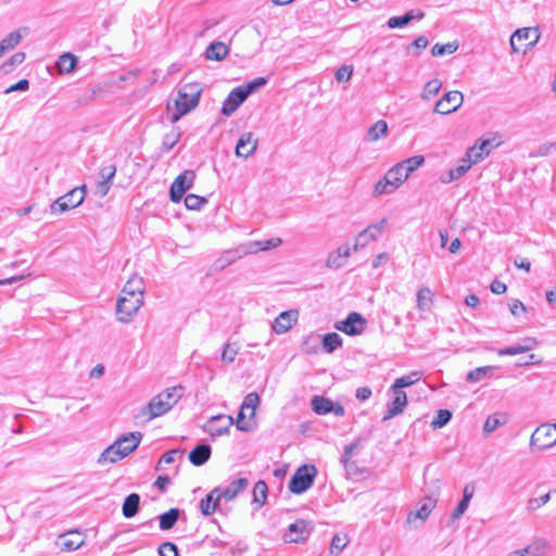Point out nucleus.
<instances>
[{"instance_id":"obj_4","label":"nucleus","mask_w":556,"mask_h":556,"mask_svg":"<svg viewBox=\"0 0 556 556\" xmlns=\"http://www.w3.org/2000/svg\"><path fill=\"white\" fill-rule=\"evenodd\" d=\"M143 304V296L121 292L116 302V317L121 323H129Z\"/></svg>"},{"instance_id":"obj_29","label":"nucleus","mask_w":556,"mask_h":556,"mask_svg":"<svg viewBox=\"0 0 556 556\" xmlns=\"http://www.w3.org/2000/svg\"><path fill=\"white\" fill-rule=\"evenodd\" d=\"M424 16H425V13L422 11H420V10H417V11L410 10V11L406 12L402 16L390 17L389 21H388V26L390 28L404 27L410 21H413V20H421V18H424Z\"/></svg>"},{"instance_id":"obj_52","label":"nucleus","mask_w":556,"mask_h":556,"mask_svg":"<svg viewBox=\"0 0 556 556\" xmlns=\"http://www.w3.org/2000/svg\"><path fill=\"white\" fill-rule=\"evenodd\" d=\"M392 184H390V181L383 177L382 179H380L374 187V195L375 197H379V195H382V194H389V193H392L394 190L393 187H391Z\"/></svg>"},{"instance_id":"obj_40","label":"nucleus","mask_w":556,"mask_h":556,"mask_svg":"<svg viewBox=\"0 0 556 556\" xmlns=\"http://www.w3.org/2000/svg\"><path fill=\"white\" fill-rule=\"evenodd\" d=\"M421 372L418 370L412 371L408 375L397 378L392 384V390H402L403 388L410 387L421 379Z\"/></svg>"},{"instance_id":"obj_1","label":"nucleus","mask_w":556,"mask_h":556,"mask_svg":"<svg viewBox=\"0 0 556 556\" xmlns=\"http://www.w3.org/2000/svg\"><path fill=\"white\" fill-rule=\"evenodd\" d=\"M184 389L180 386L168 388L150 400V402L137 414L136 418L150 421L153 418L166 414L182 396Z\"/></svg>"},{"instance_id":"obj_51","label":"nucleus","mask_w":556,"mask_h":556,"mask_svg":"<svg viewBox=\"0 0 556 556\" xmlns=\"http://www.w3.org/2000/svg\"><path fill=\"white\" fill-rule=\"evenodd\" d=\"M206 199L193 193L186 195L185 205L188 210L197 211L200 210L205 203Z\"/></svg>"},{"instance_id":"obj_43","label":"nucleus","mask_w":556,"mask_h":556,"mask_svg":"<svg viewBox=\"0 0 556 556\" xmlns=\"http://www.w3.org/2000/svg\"><path fill=\"white\" fill-rule=\"evenodd\" d=\"M76 63H77L76 56L70 52H66V53H63L62 55H60V58L56 62V66H58V70L60 73L68 74L75 68Z\"/></svg>"},{"instance_id":"obj_19","label":"nucleus","mask_w":556,"mask_h":556,"mask_svg":"<svg viewBox=\"0 0 556 556\" xmlns=\"http://www.w3.org/2000/svg\"><path fill=\"white\" fill-rule=\"evenodd\" d=\"M85 543V536L79 531H68L59 536V545L62 551L73 552Z\"/></svg>"},{"instance_id":"obj_7","label":"nucleus","mask_w":556,"mask_h":556,"mask_svg":"<svg viewBox=\"0 0 556 556\" xmlns=\"http://www.w3.org/2000/svg\"><path fill=\"white\" fill-rule=\"evenodd\" d=\"M540 39V31L536 27H525L517 29L510 37L511 51L518 53L526 52L528 48H532Z\"/></svg>"},{"instance_id":"obj_44","label":"nucleus","mask_w":556,"mask_h":556,"mask_svg":"<svg viewBox=\"0 0 556 556\" xmlns=\"http://www.w3.org/2000/svg\"><path fill=\"white\" fill-rule=\"evenodd\" d=\"M312 408L318 415H326L331 413L332 401L324 396H314L312 399Z\"/></svg>"},{"instance_id":"obj_30","label":"nucleus","mask_w":556,"mask_h":556,"mask_svg":"<svg viewBox=\"0 0 556 556\" xmlns=\"http://www.w3.org/2000/svg\"><path fill=\"white\" fill-rule=\"evenodd\" d=\"M212 448L207 444H199L189 453V460L194 466L204 465L211 457Z\"/></svg>"},{"instance_id":"obj_53","label":"nucleus","mask_w":556,"mask_h":556,"mask_svg":"<svg viewBox=\"0 0 556 556\" xmlns=\"http://www.w3.org/2000/svg\"><path fill=\"white\" fill-rule=\"evenodd\" d=\"M24 60H25V53L24 52H16L15 54H13L2 65V68L4 71V73L11 72L15 66L22 64L24 62Z\"/></svg>"},{"instance_id":"obj_10","label":"nucleus","mask_w":556,"mask_h":556,"mask_svg":"<svg viewBox=\"0 0 556 556\" xmlns=\"http://www.w3.org/2000/svg\"><path fill=\"white\" fill-rule=\"evenodd\" d=\"M232 425L233 418L230 415H216L208 419L203 426V430L215 438L228 433Z\"/></svg>"},{"instance_id":"obj_16","label":"nucleus","mask_w":556,"mask_h":556,"mask_svg":"<svg viewBox=\"0 0 556 556\" xmlns=\"http://www.w3.org/2000/svg\"><path fill=\"white\" fill-rule=\"evenodd\" d=\"M299 312L296 309L285 311L280 313L271 324V329L278 334L286 333L298 321Z\"/></svg>"},{"instance_id":"obj_3","label":"nucleus","mask_w":556,"mask_h":556,"mask_svg":"<svg viewBox=\"0 0 556 556\" xmlns=\"http://www.w3.org/2000/svg\"><path fill=\"white\" fill-rule=\"evenodd\" d=\"M261 399L256 392L245 395L236 420V427L243 432H250L255 427V410L260 405Z\"/></svg>"},{"instance_id":"obj_22","label":"nucleus","mask_w":556,"mask_h":556,"mask_svg":"<svg viewBox=\"0 0 556 556\" xmlns=\"http://www.w3.org/2000/svg\"><path fill=\"white\" fill-rule=\"evenodd\" d=\"M29 33V28L28 27H21L12 33H10L8 36H5L1 41H0V54L1 56L7 52V51H10L12 49H14L21 41L22 39L27 36Z\"/></svg>"},{"instance_id":"obj_50","label":"nucleus","mask_w":556,"mask_h":556,"mask_svg":"<svg viewBox=\"0 0 556 556\" xmlns=\"http://www.w3.org/2000/svg\"><path fill=\"white\" fill-rule=\"evenodd\" d=\"M451 419L452 413L448 409H440L431 421V427L433 429H440L444 427Z\"/></svg>"},{"instance_id":"obj_36","label":"nucleus","mask_w":556,"mask_h":556,"mask_svg":"<svg viewBox=\"0 0 556 556\" xmlns=\"http://www.w3.org/2000/svg\"><path fill=\"white\" fill-rule=\"evenodd\" d=\"M388 134V124L383 119L377 121L372 126L369 127L366 140L370 142L378 141L379 139L386 137Z\"/></svg>"},{"instance_id":"obj_63","label":"nucleus","mask_w":556,"mask_h":556,"mask_svg":"<svg viewBox=\"0 0 556 556\" xmlns=\"http://www.w3.org/2000/svg\"><path fill=\"white\" fill-rule=\"evenodd\" d=\"M115 173H116V166L112 164V165L102 167L100 169L99 175H100L101 180L111 182L113 177L115 176Z\"/></svg>"},{"instance_id":"obj_41","label":"nucleus","mask_w":556,"mask_h":556,"mask_svg":"<svg viewBox=\"0 0 556 556\" xmlns=\"http://www.w3.org/2000/svg\"><path fill=\"white\" fill-rule=\"evenodd\" d=\"M433 304V294L431 290L427 287L419 289L417 292V307L419 311L427 312L430 311Z\"/></svg>"},{"instance_id":"obj_31","label":"nucleus","mask_w":556,"mask_h":556,"mask_svg":"<svg viewBox=\"0 0 556 556\" xmlns=\"http://www.w3.org/2000/svg\"><path fill=\"white\" fill-rule=\"evenodd\" d=\"M229 52V48L222 41L212 42L205 51V58L213 61H222Z\"/></svg>"},{"instance_id":"obj_64","label":"nucleus","mask_w":556,"mask_h":556,"mask_svg":"<svg viewBox=\"0 0 556 556\" xmlns=\"http://www.w3.org/2000/svg\"><path fill=\"white\" fill-rule=\"evenodd\" d=\"M468 506H469L468 502L460 500V502L457 504L456 508L454 509V511L451 515L452 520L455 521V520L459 519L465 514Z\"/></svg>"},{"instance_id":"obj_25","label":"nucleus","mask_w":556,"mask_h":556,"mask_svg":"<svg viewBox=\"0 0 556 556\" xmlns=\"http://www.w3.org/2000/svg\"><path fill=\"white\" fill-rule=\"evenodd\" d=\"M493 147L495 146L492 144L491 140L482 139L477 144L467 150L466 156L471 159L477 164L490 154Z\"/></svg>"},{"instance_id":"obj_2","label":"nucleus","mask_w":556,"mask_h":556,"mask_svg":"<svg viewBox=\"0 0 556 556\" xmlns=\"http://www.w3.org/2000/svg\"><path fill=\"white\" fill-rule=\"evenodd\" d=\"M201 92L202 88L197 83L185 84L179 88L177 99L175 100L177 113L173 114V122L178 121L198 105Z\"/></svg>"},{"instance_id":"obj_5","label":"nucleus","mask_w":556,"mask_h":556,"mask_svg":"<svg viewBox=\"0 0 556 556\" xmlns=\"http://www.w3.org/2000/svg\"><path fill=\"white\" fill-rule=\"evenodd\" d=\"M86 195V187L83 186L80 188H74L66 194L58 198L51 205H50V212L51 214H62L64 212H67L72 208H75L79 206Z\"/></svg>"},{"instance_id":"obj_37","label":"nucleus","mask_w":556,"mask_h":556,"mask_svg":"<svg viewBox=\"0 0 556 556\" xmlns=\"http://www.w3.org/2000/svg\"><path fill=\"white\" fill-rule=\"evenodd\" d=\"M425 163V157L422 155H414L412 157L405 159L399 162V166H401L402 170H404V175L408 178L415 170H417Z\"/></svg>"},{"instance_id":"obj_9","label":"nucleus","mask_w":556,"mask_h":556,"mask_svg":"<svg viewBox=\"0 0 556 556\" xmlns=\"http://www.w3.org/2000/svg\"><path fill=\"white\" fill-rule=\"evenodd\" d=\"M194 178L195 174L193 170H185L175 178L169 190V197L174 203L181 201L186 191L192 187Z\"/></svg>"},{"instance_id":"obj_39","label":"nucleus","mask_w":556,"mask_h":556,"mask_svg":"<svg viewBox=\"0 0 556 556\" xmlns=\"http://www.w3.org/2000/svg\"><path fill=\"white\" fill-rule=\"evenodd\" d=\"M180 510L178 508H170L168 511L160 515V529L161 530H170L177 520L179 519Z\"/></svg>"},{"instance_id":"obj_28","label":"nucleus","mask_w":556,"mask_h":556,"mask_svg":"<svg viewBox=\"0 0 556 556\" xmlns=\"http://www.w3.org/2000/svg\"><path fill=\"white\" fill-rule=\"evenodd\" d=\"M123 458H125V453L122 452L121 446H118V443L115 441L101 453L98 458V464L102 466L115 464Z\"/></svg>"},{"instance_id":"obj_12","label":"nucleus","mask_w":556,"mask_h":556,"mask_svg":"<svg viewBox=\"0 0 556 556\" xmlns=\"http://www.w3.org/2000/svg\"><path fill=\"white\" fill-rule=\"evenodd\" d=\"M313 527L309 522L298 519L291 523L285 533V541L289 543H302L309 536Z\"/></svg>"},{"instance_id":"obj_27","label":"nucleus","mask_w":556,"mask_h":556,"mask_svg":"<svg viewBox=\"0 0 556 556\" xmlns=\"http://www.w3.org/2000/svg\"><path fill=\"white\" fill-rule=\"evenodd\" d=\"M473 164H476V163L471 159H469L468 156H465L464 159L460 160V163L458 166L450 169L446 173V175L441 177V181L443 184H450L453 180L460 178L471 168V166Z\"/></svg>"},{"instance_id":"obj_59","label":"nucleus","mask_w":556,"mask_h":556,"mask_svg":"<svg viewBox=\"0 0 556 556\" xmlns=\"http://www.w3.org/2000/svg\"><path fill=\"white\" fill-rule=\"evenodd\" d=\"M353 74V67L350 65H342L336 72V79L338 81H349Z\"/></svg>"},{"instance_id":"obj_26","label":"nucleus","mask_w":556,"mask_h":556,"mask_svg":"<svg viewBox=\"0 0 556 556\" xmlns=\"http://www.w3.org/2000/svg\"><path fill=\"white\" fill-rule=\"evenodd\" d=\"M437 502L438 501L435 497L426 496L422 500L419 508L416 511H410L408 514L407 521L412 522L415 519H420V520L425 521L431 514L432 509L435 507Z\"/></svg>"},{"instance_id":"obj_49","label":"nucleus","mask_w":556,"mask_h":556,"mask_svg":"<svg viewBox=\"0 0 556 556\" xmlns=\"http://www.w3.org/2000/svg\"><path fill=\"white\" fill-rule=\"evenodd\" d=\"M458 49L457 42H448L445 45L435 43L432 49L431 53L433 56H442L444 54H452Z\"/></svg>"},{"instance_id":"obj_47","label":"nucleus","mask_w":556,"mask_h":556,"mask_svg":"<svg viewBox=\"0 0 556 556\" xmlns=\"http://www.w3.org/2000/svg\"><path fill=\"white\" fill-rule=\"evenodd\" d=\"M546 547L545 541H536L532 545L526 547L522 552H516L513 556H540Z\"/></svg>"},{"instance_id":"obj_56","label":"nucleus","mask_w":556,"mask_h":556,"mask_svg":"<svg viewBox=\"0 0 556 556\" xmlns=\"http://www.w3.org/2000/svg\"><path fill=\"white\" fill-rule=\"evenodd\" d=\"M551 498V495L549 493H546L540 497H533V498H530L527 503V509L529 511H534L536 509H539L540 507H542L543 505H545Z\"/></svg>"},{"instance_id":"obj_24","label":"nucleus","mask_w":556,"mask_h":556,"mask_svg":"<svg viewBox=\"0 0 556 556\" xmlns=\"http://www.w3.org/2000/svg\"><path fill=\"white\" fill-rule=\"evenodd\" d=\"M536 345H538V340L535 338L527 337V338H523L521 340V342L517 345L500 349L497 351V354L500 356H505V355L513 356V355H517V354H521V353H527V352L531 351L532 349H534Z\"/></svg>"},{"instance_id":"obj_54","label":"nucleus","mask_w":556,"mask_h":556,"mask_svg":"<svg viewBox=\"0 0 556 556\" xmlns=\"http://www.w3.org/2000/svg\"><path fill=\"white\" fill-rule=\"evenodd\" d=\"M267 83V79L264 77H257L253 79L252 81L248 83L245 86H240V88L243 90L244 93H247V97H249L252 92L257 90L258 88L265 86Z\"/></svg>"},{"instance_id":"obj_13","label":"nucleus","mask_w":556,"mask_h":556,"mask_svg":"<svg viewBox=\"0 0 556 556\" xmlns=\"http://www.w3.org/2000/svg\"><path fill=\"white\" fill-rule=\"evenodd\" d=\"M366 326V320L363 316L356 312L350 313L344 320L337 321L336 329L349 334L356 336L361 334Z\"/></svg>"},{"instance_id":"obj_18","label":"nucleus","mask_w":556,"mask_h":556,"mask_svg":"<svg viewBox=\"0 0 556 556\" xmlns=\"http://www.w3.org/2000/svg\"><path fill=\"white\" fill-rule=\"evenodd\" d=\"M281 238H270L267 240H256L250 241L245 245L241 247V251L243 254H255L261 251H268L281 245Z\"/></svg>"},{"instance_id":"obj_14","label":"nucleus","mask_w":556,"mask_h":556,"mask_svg":"<svg viewBox=\"0 0 556 556\" xmlns=\"http://www.w3.org/2000/svg\"><path fill=\"white\" fill-rule=\"evenodd\" d=\"M463 100L460 91H448L435 103L434 112L444 115L455 112L463 104Z\"/></svg>"},{"instance_id":"obj_33","label":"nucleus","mask_w":556,"mask_h":556,"mask_svg":"<svg viewBox=\"0 0 556 556\" xmlns=\"http://www.w3.org/2000/svg\"><path fill=\"white\" fill-rule=\"evenodd\" d=\"M125 294H131L135 298L144 293V281L138 275H132L125 283L123 290Z\"/></svg>"},{"instance_id":"obj_34","label":"nucleus","mask_w":556,"mask_h":556,"mask_svg":"<svg viewBox=\"0 0 556 556\" xmlns=\"http://www.w3.org/2000/svg\"><path fill=\"white\" fill-rule=\"evenodd\" d=\"M496 369V366L477 367L467 374L466 381L470 383H477L483 379L490 378Z\"/></svg>"},{"instance_id":"obj_32","label":"nucleus","mask_w":556,"mask_h":556,"mask_svg":"<svg viewBox=\"0 0 556 556\" xmlns=\"http://www.w3.org/2000/svg\"><path fill=\"white\" fill-rule=\"evenodd\" d=\"M217 492L218 490L213 489L204 498L201 500L200 509L203 515L210 516L216 510L220 502Z\"/></svg>"},{"instance_id":"obj_61","label":"nucleus","mask_w":556,"mask_h":556,"mask_svg":"<svg viewBox=\"0 0 556 556\" xmlns=\"http://www.w3.org/2000/svg\"><path fill=\"white\" fill-rule=\"evenodd\" d=\"M238 354V350L231 344H226L222 352V361L232 363Z\"/></svg>"},{"instance_id":"obj_35","label":"nucleus","mask_w":556,"mask_h":556,"mask_svg":"<svg viewBox=\"0 0 556 556\" xmlns=\"http://www.w3.org/2000/svg\"><path fill=\"white\" fill-rule=\"evenodd\" d=\"M140 496L137 493L129 494L122 507V511L125 518H132L139 510Z\"/></svg>"},{"instance_id":"obj_57","label":"nucleus","mask_w":556,"mask_h":556,"mask_svg":"<svg viewBox=\"0 0 556 556\" xmlns=\"http://www.w3.org/2000/svg\"><path fill=\"white\" fill-rule=\"evenodd\" d=\"M359 447V440L345 445L343 454L341 456V463H348L349 460H352V457L357 454Z\"/></svg>"},{"instance_id":"obj_62","label":"nucleus","mask_w":556,"mask_h":556,"mask_svg":"<svg viewBox=\"0 0 556 556\" xmlns=\"http://www.w3.org/2000/svg\"><path fill=\"white\" fill-rule=\"evenodd\" d=\"M179 138H180V134L175 132V131H172V132L165 135V137L163 139V146H164L165 150L169 151L170 149H173L174 146L178 142Z\"/></svg>"},{"instance_id":"obj_55","label":"nucleus","mask_w":556,"mask_h":556,"mask_svg":"<svg viewBox=\"0 0 556 556\" xmlns=\"http://www.w3.org/2000/svg\"><path fill=\"white\" fill-rule=\"evenodd\" d=\"M342 248H339L336 252H332L328 255L326 261V266L328 268L338 269L342 266V254H341Z\"/></svg>"},{"instance_id":"obj_11","label":"nucleus","mask_w":556,"mask_h":556,"mask_svg":"<svg viewBox=\"0 0 556 556\" xmlns=\"http://www.w3.org/2000/svg\"><path fill=\"white\" fill-rule=\"evenodd\" d=\"M388 226V219L382 218L376 224L369 225L366 229L361 231L356 237V241L354 244V250H358L359 248H364L369 242L375 241L378 237L384 231Z\"/></svg>"},{"instance_id":"obj_58","label":"nucleus","mask_w":556,"mask_h":556,"mask_svg":"<svg viewBox=\"0 0 556 556\" xmlns=\"http://www.w3.org/2000/svg\"><path fill=\"white\" fill-rule=\"evenodd\" d=\"M346 535L336 534L331 540L330 551L331 553H333L334 551H338V553H340L346 546Z\"/></svg>"},{"instance_id":"obj_8","label":"nucleus","mask_w":556,"mask_h":556,"mask_svg":"<svg viewBox=\"0 0 556 556\" xmlns=\"http://www.w3.org/2000/svg\"><path fill=\"white\" fill-rule=\"evenodd\" d=\"M556 445V422L542 424L530 438V446L540 451L548 450Z\"/></svg>"},{"instance_id":"obj_46","label":"nucleus","mask_w":556,"mask_h":556,"mask_svg":"<svg viewBox=\"0 0 556 556\" xmlns=\"http://www.w3.org/2000/svg\"><path fill=\"white\" fill-rule=\"evenodd\" d=\"M342 345V338L337 332H330L323 338V348L327 353H332Z\"/></svg>"},{"instance_id":"obj_38","label":"nucleus","mask_w":556,"mask_h":556,"mask_svg":"<svg viewBox=\"0 0 556 556\" xmlns=\"http://www.w3.org/2000/svg\"><path fill=\"white\" fill-rule=\"evenodd\" d=\"M384 177L392 184L391 187H393L394 190L400 188L407 180L404 170H402L397 163L386 173Z\"/></svg>"},{"instance_id":"obj_48","label":"nucleus","mask_w":556,"mask_h":556,"mask_svg":"<svg viewBox=\"0 0 556 556\" xmlns=\"http://www.w3.org/2000/svg\"><path fill=\"white\" fill-rule=\"evenodd\" d=\"M441 87L442 83L439 79L434 78L429 80L424 87L421 98L424 100H430L432 97L439 93Z\"/></svg>"},{"instance_id":"obj_60","label":"nucleus","mask_w":556,"mask_h":556,"mask_svg":"<svg viewBox=\"0 0 556 556\" xmlns=\"http://www.w3.org/2000/svg\"><path fill=\"white\" fill-rule=\"evenodd\" d=\"M159 554L161 556H178V549L174 543L165 542L160 545Z\"/></svg>"},{"instance_id":"obj_21","label":"nucleus","mask_w":556,"mask_h":556,"mask_svg":"<svg viewBox=\"0 0 556 556\" xmlns=\"http://www.w3.org/2000/svg\"><path fill=\"white\" fill-rule=\"evenodd\" d=\"M249 485L247 478H239L229 483L225 489L215 488L218 490L217 495L220 500L232 501L239 493H241Z\"/></svg>"},{"instance_id":"obj_23","label":"nucleus","mask_w":556,"mask_h":556,"mask_svg":"<svg viewBox=\"0 0 556 556\" xmlns=\"http://www.w3.org/2000/svg\"><path fill=\"white\" fill-rule=\"evenodd\" d=\"M142 440V433L139 431L129 432L121 435L116 443L121 446L123 453H125V457L132 453L140 444Z\"/></svg>"},{"instance_id":"obj_45","label":"nucleus","mask_w":556,"mask_h":556,"mask_svg":"<svg viewBox=\"0 0 556 556\" xmlns=\"http://www.w3.org/2000/svg\"><path fill=\"white\" fill-rule=\"evenodd\" d=\"M507 422V417L505 414H494L489 416L483 425L484 433H491L495 431L498 427L505 425Z\"/></svg>"},{"instance_id":"obj_15","label":"nucleus","mask_w":556,"mask_h":556,"mask_svg":"<svg viewBox=\"0 0 556 556\" xmlns=\"http://www.w3.org/2000/svg\"><path fill=\"white\" fill-rule=\"evenodd\" d=\"M247 93L239 87L232 89L223 102L222 114L225 116L232 115L238 108L245 101Z\"/></svg>"},{"instance_id":"obj_6","label":"nucleus","mask_w":556,"mask_h":556,"mask_svg":"<svg viewBox=\"0 0 556 556\" xmlns=\"http://www.w3.org/2000/svg\"><path fill=\"white\" fill-rule=\"evenodd\" d=\"M317 473L315 466L302 465L299 467L289 482V490L294 494H301L308 490Z\"/></svg>"},{"instance_id":"obj_17","label":"nucleus","mask_w":556,"mask_h":556,"mask_svg":"<svg viewBox=\"0 0 556 556\" xmlns=\"http://www.w3.org/2000/svg\"><path fill=\"white\" fill-rule=\"evenodd\" d=\"M257 144L258 141L254 138L252 132H243L237 142L236 155L239 157L248 159L256 151Z\"/></svg>"},{"instance_id":"obj_20","label":"nucleus","mask_w":556,"mask_h":556,"mask_svg":"<svg viewBox=\"0 0 556 556\" xmlns=\"http://www.w3.org/2000/svg\"><path fill=\"white\" fill-rule=\"evenodd\" d=\"M393 391V400L388 404V409L383 417V420L391 419L397 415H400L406 404H407V395L403 390H392Z\"/></svg>"},{"instance_id":"obj_42","label":"nucleus","mask_w":556,"mask_h":556,"mask_svg":"<svg viewBox=\"0 0 556 556\" xmlns=\"http://www.w3.org/2000/svg\"><path fill=\"white\" fill-rule=\"evenodd\" d=\"M268 488L265 481L260 480L253 488V504H256V509L262 507L267 498Z\"/></svg>"}]
</instances>
